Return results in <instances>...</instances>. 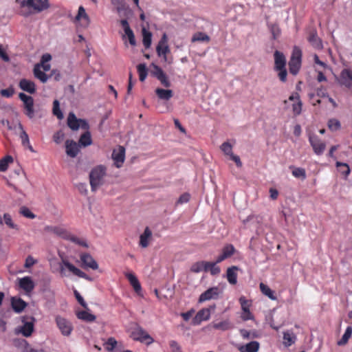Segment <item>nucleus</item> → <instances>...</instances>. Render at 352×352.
I'll list each match as a JSON object with an SVG mask.
<instances>
[{
  "label": "nucleus",
  "mask_w": 352,
  "mask_h": 352,
  "mask_svg": "<svg viewBox=\"0 0 352 352\" xmlns=\"http://www.w3.org/2000/svg\"><path fill=\"white\" fill-rule=\"evenodd\" d=\"M105 175L106 168L104 166H97L91 170L89 183L91 191L95 192L99 186L103 184Z\"/></svg>",
  "instance_id": "obj_1"
},
{
  "label": "nucleus",
  "mask_w": 352,
  "mask_h": 352,
  "mask_svg": "<svg viewBox=\"0 0 352 352\" xmlns=\"http://www.w3.org/2000/svg\"><path fill=\"white\" fill-rule=\"evenodd\" d=\"M21 8L27 7L33 10L35 13H40L50 8L49 0H22L20 1Z\"/></svg>",
  "instance_id": "obj_2"
},
{
  "label": "nucleus",
  "mask_w": 352,
  "mask_h": 352,
  "mask_svg": "<svg viewBox=\"0 0 352 352\" xmlns=\"http://www.w3.org/2000/svg\"><path fill=\"white\" fill-rule=\"evenodd\" d=\"M302 63V50L299 47L294 46L289 61V72L293 75H296L301 67Z\"/></svg>",
  "instance_id": "obj_3"
},
{
  "label": "nucleus",
  "mask_w": 352,
  "mask_h": 352,
  "mask_svg": "<svg viewBox=\"0 0 352 352\" xmlns=\"http://www.w3.org/2000/svg\"><path fill=\"white\" fill-rule=\"evenodd\" d=\"M23 325L16 329V333L22 334L24 337L32 336L34 330L35 318L33 316H25L21 318Z\"/></svg>",
  "instance_id": "obj_4"
},
{
  "label": "nucleus",
  "mask_w": 352,
  "mask_h": 352,
  "mask_svg": "<svg viewBox=\"0 0 352 352\" xmlns=\"http://www.w3.org/2000/svg\"><path fill=\"white\" fill-rule=\"evenodd\" d=\"M55 322L63 336L69 337L72 334L74 327L69 320L60 315H56L55 316Z\"/></svg>",
  "instance_id": "obj_5"
},
{
  "label": "nucleus",
  "mask_w": 352,
  "mask_h": 352,
  "mask_svg": "<svg viewBox=\"0 0 352 352\" xmlns=\"http://www.w3.org/2000/svg\"><path fill=\"white\" fill-rule=\"evenodd\" d=\"M65 268H67L70 272H72L75 276L85 278L86 280H91V278L87 274H85L76 267H75L67 260L62 259V262L60 265V272L62 276H66Z\"/></svg>",
  "instance_id": "obj_6"
},
{
  "label": "nucleus",
  "mask_w": 352,
  "mask_h": 352,
  "mask_svg": "<svg viewBox=\"0 0 352 352\" xmlns=\"http://www.w3.org/2000/svg\"><path fill=\"white\" fill-rule=\"evenodd\" d=\"M67 123L72 131H77L79 128L88 130L89 128V125L85 120L78 119L73 112L69 113Z\"/></svg>",
  "instance_id": "obj_7"
},
{
  "label": "nucleus",
  "mask_w": 352,
  "mask_h": 352,
  "mask_svg": "<svg viewBox=\"0 0 352 352\" xmlns=\"http://www.w3.org/2000/svg\"><path fill=\"white\" fill-rule=\"evenodd\" d=\"M131 337L136 341L150 344L153 342V338L141 327L137 326L132 331Z\"/></svg>",
  "instance_id": "obj_8"
},
{
  "label": "nucleus",
  "mask_w": 352,
  "mask_h": 352,
  "mask_svg": "<svg viewBox=\"0 0 352 352\" xmlns=\"http://www.w3.org/2000/svg\"><path fill=\"white\" fill-rule=\"evenodd\" d=\"M19 98L23 102L24 108L26 110L25 114L30 118H32L34 115L33 98L32 96L26 95L24 93H20L19 94Z\"/></svg>",
  "instance_id": "obj_9"
},
{
  "label": "nucleus",
  "mask_w": 352,
  "mask_h": 352,
  "mask_svg": "<svg viewBox=\"0 0 352 352\" xmlns=\"http://www.w3.org/2000/svg\"><path fill=\"white\" fill-rule=\"evenodd\" d=\"M156 51L159 56H163L164 59L166 60V55L170 52V49L168 45V37L166 34H164L159 41Z\"/></svg>",
  "instance_id": "obj_10"
},
{
  "label": "nucleus",
  "mask_w": 352,
  "mask_h": 352,
  "mask_svg": "<svg viewBox=\"0 0 352 352\" xmlns=\"http://www.w3.org/2000/svg\"><path fill=\"white\" fill-rule=\"evenodd\" d=\"M43 230L45 232L52 233L65 240L68 238L69 231L63 226H46Z\"/></svg>",
  "instance_id": "obj_11"
},
{
  "label": "nucleus",
  "mask_w": 352,
  "mask_h": 352,
  "mask_svg": "<svg viewBox=\"0 0 352 352\" xmlns=\"http://www.w3.org/2000/svg\"><path fill=\"white\" fill-rule=\"evenodd\" d=\"M219 294V289L217 287H210L199 296V302H203L211 299H217Z\"/></svg>",
  "instance_id": "obj_12"
},
{
  "label": "nucleus",
  "mask_w": 352,
  "mask_h": 352,
  "mask_svg": "<svg viewBox=\"0 0 352 352\" xmlns=\"http://www.w3.org/2000/svg\"><path fill=\"white\" fill-rule=\"evenodd\" d=\"M112 159L114 161L116 166L117 168H120L125 159L124 148L120 146L118 149H114L112 153Z\"/></svg>",
  "instance_id": "obj_13"
},
{
  "label": "nucleus",
  "mask_w": 352,
  "mask_h": 352,
  "mask_svg": "<svg viewBox=\"0 0 352 352\" xmlns=\"http://www.w3.org/2000/svg\"><path fill=\"white\" fill-rule=\"evenodd\" d=\"M309 140L316 154L320 155L324 152L326 145L318 136L315 135H310Z\"/></svg>",
  "instance_id": "obj_14"
},
{
  "label": "nucleus",
  "mask_w": 352,
  "mask_h": 352,
  "mask_svg": "<svg viewBox=\"0 0 352 352\" xmlns=\"http://www.w3.org/2000/svg\"><path fill=\"white\" fill-rule=\"evenodd\" d=\"M289 100L294 102L292 104V112L294 115L295 116H299L301 113L302 107L300 95L297 92H294L289 97Z\"/></svg>",
  "instance_id": "obj_15"
},
{
  "label": "nucleus",
  "mask_w": 352,
  "mask_h": 352,
  "mask_svg": "<svg viewBox=\"0 0 352 352\" xmlns=\"http://www.w3.org/2000/svg\"><path fill=\"white\" fill-rule=\"evenodd\" d=\"M80 260L82 262V267L84 268H91L92 270H97L98 265L94 258L88 253H83L80 255Z\"/></svg>",
  "instance_id": "obj_16"
},
{
  "label": "nucleus",
  "mask_w": 352,
  "mask_h": 352,
  "mask_svg": "<svg viewBox=\"0 0 352 352\" xmlns=\"http://www.w3.org/2000/svg\"><path fill=\"white\" fill-rule=\"evenodd\" d=\"M19 286L21 289L24 290L25 293H31L34 289L35 285L32 279L30 276H25L19 278Z\"/></svg>",
  "instance_id": "obj_17"
},
{
  "label": "nucleus",
  "mask_w": 352,
  "mask_h": 352,
  "mask_svg": "<svg viewBox=\"0 0 352 352\" xmlns=\"http://www.w3.org/2000/svg\"><path fill=\"white\" fill-rule=\"evenodd\" d=\"M340 83L347 88L352 87V70L344 69L340 76Z\"/></svg>",
  "instance_id": "obj_18"
},
{
  "label": "nucleus",
  "mask_w": 352,
  "mask_h": 352,
  "mask_svg": "<svg viewBox=\"0 0 352 352\" xmlns=\"http://www.w3.org/2000/svg\"><path fill=\"white\" fill-rule=\"evenodd\" d=\"M235 252V248L232 244L226 245L223 249L221 254L217 258V263H221L223 261L231 257Z\"/></svg>",
  "instance_id": "obj_19"
},
{
  "label": "nucleus",
  "mask_w": 352,
  "mask_h": 352,
  "mask_svg": "<svg viewBox=\"0 0 352 352\" xmlns=\"http://www.w3.org/2000/svg\"><path fill=\"white\" fill-rule=\"evenodd\" d=\"M274 70L281 69L286 67V58L283 53L276 50L274 54Z\"/></svg>",
  "instance_id": "obj_20"
},
{
  "label": "nucleus",
  "mask_w": 352,
  "mask_h": 352,
  "mask_svg": "<svg viewBox=\"0 0 352 352\" xmlns=\"http://www.w3.org/2000/svg\"><path fill=\"white\" fill-rule=\"evenodd\" d=\"M210 317V311L208 308L199 310L192 320L193 324H199L202 321L208 320Z\"/></svg>",
  "instance_id": "obj_21"
},
{
  "label": "nucleus",
  "mask_w": 352,
  "mask_h": 352,
  "mask_svg": "<svg viewBox=\"0 0 352 352\" xmlns=\"http://www.w3.org/2000/svg\"><path fill=\"white\" fill-rule=\"evenodd\" d=\"M19 87L23 91L31 94H34L36 91L35 83L33 81L26 78H23L19 81Z\"/></svg>",
  "instance_id": "obj_22"
},
{
  "label": "nucleus",
  "mask_w": 352,
  "mask_h": 352,
  "mask_svg": "<svg viewBox=\"0 0 352 352\" xmlns=\"http://www.w3.org/2000/svg\"><path fill=\"white\" fill-rule=\"evenodd\" d=\"M260 348V344L257 341H251L246 344H239L237 349L240 352H258Z\"/></svg>",
  "instance_id": "obj_23"
},
{
  "label": "nucleus",
  "mask_w": 352,
  "mask_h": 352,
  "mask_svg": "<svg viewBox=\"0 0 352 352\" xmlns=\"http://www.w3.org/2000/svg\"><path fill=\"white\" fill-rule=\"evenodd\" d=\"M120 25L124 29L126 36L128 37L129 42L131 45H135V38L133 30L131 29L129 24L126 19H122Z\"/></svg>",
  "instance_id": "obj_24"
},
{
  "label": "nucleus",
  "mask_w": 352,
  "mask_h": 352,
  "mask_svg": "<svg viewBox=\"0 0 352 352\" xmlns=\"http://www.w3.org/2000/svg\"><path fill=\"white\" fill-rule=\"evenodd\" d=\"M65 147L67 155L71 157H75L79 152L78 144L73 140H67Z\"/></svg>",
  "instance_id": "obj_25"
},
{
  "label": "nucleus",
  "mask_w": 352,
  "mask_h": 352,
  "mask_svg": "<svg viewBox=\"0 0 352 352\" xmlns=\"http://www.w3.org/2000/svg\"><path fill=\"white\" fill-rule=\"evenodd\" d=\"M11 305L16 313H21L27 307L28 304L21 298L12 297Z\"/></svg>",
  "instance_id": "obj_26"
},
{
  "label": "nucleus",
  "mask_w": 352,
  "mask_h": 352,
  "mask_svg": "<svg viewBox=\"0 0 352 352\" xmlns=\"http://www.w3.org/2000/svg\"><path fill=\"white\" fill-rule=\"evenodd\" d=\"M308 41L316 49H322V43L320 38L318 36L316 30H311L307 37Z\"/></svg>",
  "instance_id": "obj_27"
},
{
  "label": "nucleus",
  "mask_w": 352,
  "mask_h": 352,
  "mask_svg": "<svg viewBox=\"0 0 352 352\" xmlns=\"http://www.w3.org/2000/svg\"><path fill=\"white\" fill-rule=\"evenodd\" d=\"M152 237V232L148 227H146L144 232L140 236V245L142 248H147Z\"/></svg>",
  "instance_id": "obj_28"
},
{
  "label": "nucleus",
  "mask_w": 352,
  "mask_h": 352,
  "mask_svg": "<svg viewBox=\"0 0 352 352\" xmlns=\"http://www.w3.org/2000/svg\"><path fill=\"white\" fill-rule=\"evenodd\" d=\"M19 128L21 130L20 138L21 140L22 145L23 146H27L31 152H34V148L30 143L29 136L28 133L25 132V131L23 129V125L21 124H19Z\"/></svg>",
  "instance_id": "obj_29"
},
{
  "label": "nucleus",
  "mask_w": 352,
  "mask_h": 352,
  "mask_svg": "<svg viewBox=\"0 0 352 352\" xmlns=\"http://www.w3.org/2000/svg\"><path fill=\"white\" fill-rule=\"evenodd\" d=\"M238 267L236 266H232L227 270V279L231 285H235L237 283V274L236 273Z\"/></svg>",
  "instance_id": "obj_30"
},
{
  "label": "nucleus",
  "mask_w": 352,
  "mask_h": 352,
  "mask_svg": "<svg viewBox=\"0 0 352 352\" xmlns=\"http://www.w3.org/2000/svg\"><path fill=\"white\" fill-rule=\"evenodd\" d=\"M125 276L133 287L135 292L139 293L141 291V285L136 276L132 273H126Z\"/></svg>",
  "instance_id": "obj_31"
},
{
  "label": "nucleus",
  "mask_w": 352,
  "mask_h": 352,
  "mask_svg": "<svg viewBox=\"0 0 352 352\" xmlns=\"http://www.w3.org/2000/svg\"><path fill=\"white\" fill-rule=\"evenodd\" d=\"M156 95L160 99L168 100L173 96V91L170 89H164L162 88H157L155 90Z\"/></svg>",
  "instance_id": "obj_32"
},
{
  "label": "nucleus",
  "mask_w": 352,
  "mask_h": 352,
  "mask_svg": "<svg viewBox=\"0 0 352 352\" xmlns=\"http://www.w3.org/2000/svg\"><path fill=\"white\" fill-rule=\"evenodd\" d=\"M232 327L233 325L229 320L213 323V328L218 330L227 331Z\"/></svg>",
  "instance_id": "obj_33"
},
{
  "label": "nucleus",
  "mask_w": 352,
  "mask_h": 352,
  "mask_svg": "<svg viewBox=\"0 0 352 352\" xmlns=\"http://www.w3.org/2000/svg\"><path fill=\"white\" fill-rule=\"evenodd\" d=\"M296 339V336L293 333V332L287 331L283 333V344L285 346H290L294 344Z\"/></svg>",
  "instance_id": "obj_34"
},
{
  "label": "nucleus",
  "mask_w": 352,
  "mask_h": 352,
  "mask_svg": "<svg viewBox=\"0 0 352 352\" xmlns=\"http://www.w3.org/2000/svg\"><path fill=\"white\" fill-rule=\"evenodd\" d=\"M76 316L78 319L86 321V322H94L96 317L87 311H80L76 313Z\"/></svg>",
  "instance_id": "obj_35"
},
{
  "label": "nucleus",
  "mask_w": 352,
  "mask_h": 352,
  "mask_svg": "<svg viewBox=\"0 0 352 352\" xmlns=\"http://www.w3.org/2000/svg\"><path fill=\"white\" fill-rule=\"evenodd\" d=\"M33 72L34 76L42 82L45 83L47 81L48 76L44 72L41 70L39 65H35Z\"/></svg>",
  "instance_id": "obj_36"
},
{
  "label": "nucleus",
  "mask_w": 352,
  "mask_h": 352,
  "mask_svg": "<svg viewBox=\"0 0 352 352\" xmlns=\"http://www.w3.org/2000/svg\"><path fill=\"white\" fill-rule=\"evenodd\" d=\"M259 287H260L261 292L264 295L267 296L269 298H270L271 300H274L276 299V296L274 295V292L272 291L267 285H265L263 283H261L259 285Z\"/></svg>",
  "instance_id": "obj_37"
},
{
  "label": "nucleus",
  "mask_w": 352,
  "mask_h": 352,
  "mask_svg": "<svg viewBox=\"0 0 352 352\" xmlns=\"http://www.w3.org/2000/svg\"><path fill=\"white\" fill-rule=\"evenodd\" d=\"M16 345L22 349L23 352H37L34 349L30 344L24 339L18 340L16 341Z\"/></svg>",
  "instance_id": "obj_38"
},
{
  "label": "nucleus",
  "mask_w": 352,
  "mask_h": 352,
  "mask_svg": "<svg viewBox=\"0 0 352 352\" xmlns=\"http://www.w3.org/2000/svg\"><path fill=\"white\" fill-rule=\"evenodd\" d=\"M210 37L205 33L201 32H198L194 34L192 37V42H206L208 43L210 41Z\"/></svg>",
  "instance_id": "obj_39"
},
{
  "label": "nucleus",
  "mask_w": 352,
  "mask_h": 352,
  "mask_svg": "<svg viewBox=\"0 0 352 352\" xmlns=\"http://www.w3.org/2000/svg\"><path fill=\"white\" fill-rule=\"evenodd\" d=\"M336 166L338 168V171L343 175L345 178L350 174L351 170L347 164L337 162Z\"/></svg>",
  "instance_id": "obj_40"
},
{
  "label": "nucleus",
  "mask_w": 352,
  "mask_h": 352,
  "mask_svg": "<svg viewBox=\"0 0 352 352\" xmlns=\"http://www.w3.org/2000/svg\"><path fill=\"white\" fill-rule=\"evenodd\" d=\"M79 143L83 146H87L91 144V136L88 131L81 135L79 139Z\"/></svg>",
  "instance_id": "obj_41"
},
{
  "label": "nucleus",
  "mask_w": 352,
  "mask_h": 352,
  "mask_svg": "<svg viewBox=\"0 0 352 352\" xmlns=\"http://www.w3.org/2000/svg\"><path fill=\"white\" fill-rule=\"evenodd\" d=\"M66 240L70 241L76 244H78V245L85 247V248L88 247V245L85 241L72 234L70 232H69L68 238H67Z\"/></svg>",
  "instance_id": "obj_42"
},
{
  "label": "nucleus",
  "mask_w": 352,
  "mask_h": 352,
  "mask_svg": "<svg viewBox=\"0 0 352 352\" xmlns=\"http://www.w3.org/2000/svg\"><path fill=\"white\" fill-rule=\"evenodd\" d=\"M352 335V327H348L342 336V338L338 342V344L344 345L348 342L349 339L351 337Z\"/></svg>",
  "instance_id": "obj_43"
},
{
  "label": "nucleus",
  "mask_w": 352,
  "mask_h": 352,
  "mask_svg": "<svg viewBox=\"0 0 352 352\" xmlns=\"http://www.w3.org/2000/svg\"><path fill=\"white\" fill-rule=\"evenodd\" d=\"M3 222L8 228L16 230H19L18 226L14 223L11 215L8 213H5L3 214Z\"/></svg>",
  "instance_id": "obj_44"
},
{
  "label": "nucleus",
  "mask_w": 352,
  "mask_h": 352,
  "mask_svg": "<svg viewBox=\"0 0 352 352\" xmlns=\"http://www.w3.org/2000/svg\"><path fill=\"white\" fill-rule=\"evenodd\" d=\"M140 80L143 82L146 79L148 72L145 64H139L137 66Z\"/></svg>",
  "instance_id": "obj_45"
},
{
  "label": "nucleus",
  "mask_w": 352,
  "mask_h": 352,
  "mask_svg": "<svg viewBox=\"0 0 352 352\" xmlns=\"http://www.w3.org/2000/svg\"><path fill=\"white\" fill-rule=\"evenodd\" d=\"M220 148L226 155L230 157L234 154L232 152V146L228 142H223L221 145Z\"/></svg>",
  "instance_id": "obj_46"
},
{
  "label": "nucleus",
  "mask_w": 352,
  "mask_h": 352,
  "mask_svg": "<svg viewBox=\"0 0 352 352\" xmlns=\"http://www.w3.org/2000/svg\"><path fill=\"white\" fill-rule=\"evenodd\" d=\"M13 159L11 156L7 155L0 160V171H6L8 169V164L12 162Z\"/></svg>",
  "instance_id": "obj_47"
},
{
  "label": "nucleus",
  "mask_w": 352,
  "mask_h": 352,
  "mask_svg": "<svg viewBox=\"0 0 352 352\" xmlns=\"http://www.w3.org/2000/svg\"><path fill=\"white\" fill-rule=\"evenodd\" d=\"M53 114L57 117L58 119L61 120L63 118V114L60 109V104L57 100L53 102Z\"/></svg>",
  "instance_id": "obj_48"
},
{
  "label": "nucleus",
  "mask_w": 352,
  "mask_h": 352,
  "mask_svg": "<svg viewBox=\"0 0 352 352\" xmlns=\"http://www.w3.org/2000/svg\"><path fill=\"white\" fill-rule=\"evenodd\" d=\"M19 213L23 217L34 219L36 218V215L27 207L22 206L19 210Z\"/></svg>",
  "instance_id": "obj_49"
},
{
  "label": "nucleus",
  "mask_w": 352,
  "mask_h": 352,
  "mask_svg": "<svg viewBox=\"0 0 352 352\" xmlns=\"http://www.w3.org/2000/svg\"><path fill=\"white\" fill-rule=\"evenodd\" d=\"M328 127L332 131H338L340 129L341 124L338 120L331 118L328 121Z\"/></svg>",
  "instance_id": "obj_50"
},
{
  "label": "nucleus",
  "mask_w": 352,
  "mask_h": 352,
  "mask_svg": "<svg viewBox=\"0 0 352 352\" xmlns=\"http://www.w3.org/2000/svg\"><path fill=\"white\" fill-rule=\"evenodd\" d=\"M292 175L296 178L305 179L306 178L305 170L302 168H294L292 170Z\"/></svg>",
  "instance_id": "obj_51"
},
{
  "label": "nucleus",
  "mask_w": 352,
  "mask_h": 352,
  "mask_svg": "<svg viewBox=\"0 0 352 352\" xmlns=\"http://www.w3.org/2000/svg\"><path fill=\"white\" fill-rule=\"evenodd\" d=\"M151 32L143 31V44L146 48L150 47L151 45Z\"/></svg>",
  "instance_id": "obj_52"
},
{
  "label": "nucleus",
  "mask_w": 352,
  "mask_h": 352,
  "mask_svg": "<svg viewBox=\"0 0 352 352\" xmlns=\"http://www.w3.org/2000/svg\"><path fill=\"white\" fill-rule=\"evenodd\" d=\"M76 20H80L81 19H84L86 20L87 23H89V16L85 12V8L82 6H80L78 12V14L76 16Z\"/></svg>",
  "instance_id": "obj_53"
},
{
  "label": "nucleus",
  "mask_w": 352,
  "mask_h": 352,
  "mask_svg": "<svg viewBox=\"0 0 352 352\" xmlns=\"http://www.w3.org/2000/svg\"><path fill=\"white\" fill-rule=\"evenodd\" d=\"M239 302L241 306V309L243 311H246L250 310V307L251 306L250 301L248 300L244 296H241L239 298Z\"/></svg>",
  "instance_id": "obj_54"
},
{
  "label": "nucleus",
  "mask_w": 352,
  "mask_h": 352,
  "mask_svg": "<svg viewBox=\"0 0 352 352\" xmlns=\"http://www.w3.org/2000/svg\"><path fill=\"white\" fill-rule=\"evenodd\" d=\"M218 263H217V260L215 262H212L211 266L209 268V272L212 276H217L220 274L221 269L219 266L217 265Z\"/></svg>",
  "instance_id": "obj_55"
},
{
  "label": "nucleus",
  "mask_w": 352,
  "mask_h": 352,
  "mask_svg": "<svg viewBox=\"0 0 352 352\" xmlns=\"http://www.w3.org/2000/svg\"><path fill=\"white\" fill-rule=\"evenodd\" d=\"M117 345V341L114 338H108L107 342H106V349L107 351H113Z\"/></svg>",
  "instance_id": "obj_56"
},
{
  "label": "nucleus",
  "mask_w": 352,
  "mask_h": 352,
  "mask_svg": "<svg viewBox=\"0 0 352 352\" xmlns=\"http://www.w3.org/2000/svg\"><path fill=\"white\" fill-rule=\"evenodd\" d=\"M204 261H198L193 263L190 267V271L194 273H199L203 271Z\"/></svg>",
  "instance_id": "obj_57"
},
{
  "label": "nucleus",
  "mask_w": 352,
  "mask_h": 352,
  "mask_svg": "<svg viewBox=\"0 0 352 352\" xmlns=\"http://www.w3.org/2000/svg\"><path fill=\"white\" fill-rule=\"evenodd\" d=\"M275 71L278 72V78L281 82H285L287 81V71L286 67L281 69H276Z\"/></svg>",
  "instance_id": "obj_58"
},
{
  "label": "nucleus",
  "mask_w": 352,
  "mask_h": 352,
  "mask_svg": "<svg viewBox=\"0 0 352 352\" xmlns=\"http://www.w3.org/2000/svg\"><path fill=\"white\" fill-rule=\"evenodd\" d=\"M74 293L78 303L85 309H88L87 304L85 302V301L84 300L81 295L79 294V292L77 290H74Z\"/></svg>",
  "instance_id": "obj_59"
},
{
  "label": "nucleus",
  "mask_w": 352,
  "mask_h": 352,
  "mask_svg": "<svg viewBox=\"0 0 352 352\" xmlns=\"http://www.w3.org/2000/svg\"><path fill=\"white\" fill-rule=\"evenodd\" d=\"M169 346L171 349V352H182L179 344L175 340H170L169 342Z\"/></svg>",
  "instance_id": "obj_60"
},
{
  "label": "nucleus",
  "mask_w": 352,
  "mask_h": 352,
  "mask_svg": "<svg viewBox=\"0 0 352 352\" xmlns=\"http://www.w3.org/2000/svg\"><path fill=\"white\" fill-rule=\"evenodd\" d=\"M14 91L12 88H8L5 89H1L0 94L2 96L6 98H10L13 96Z\"/></svg>",
  "instance_id": "obj_61"
},
{
  "label": "nucleus",
  "mask_w": 352,
  "mask_h": 352,
  "mask_svg": "<svg viewBox=\"0 0 352 352\" xmlns=\"http://www.w3.org/2000/svg\"><path fill=\"white\" fill-rule=\"evenodd\" d=\"M64 133L61 131L56 132L53 135L54 141L58 144L63 139Z\"/></svg>",
  "instance_id": "obj_62"
},
{
  "label": "nucleus",
  "mask_w": 352,
  "mask_h": 352,
  "mask_svg": "<svg viewBox=\"0 0 352 352\" xmlns=\"http://www.w3.org/2000/svg\"><path fill=\"white\" fill-rule=\"evenodd\" d=\"M157 79L160 81L162 85H163L164 87H169L170 86V82L168 80L166 74H164L162 76L157 78Z\"/></svg>",
  "instance_id": "obj_63"
},
{
  "label": "nucleus",
  "mask_w": 352,
  "mask_h": 352,
  "mask_svg": "<svg viewBox=\"0 0 352 352\" xmlns=\"http://www.w3.org/2000/svg\"><path fill=\"white\" fill-rule=\"evenodd\" d=\"M76 188L79 192L82 195H87V185L83 183H79L76 185Z\"/></svg>",
  "instance_id": "obj_64"
}]
</instances>
